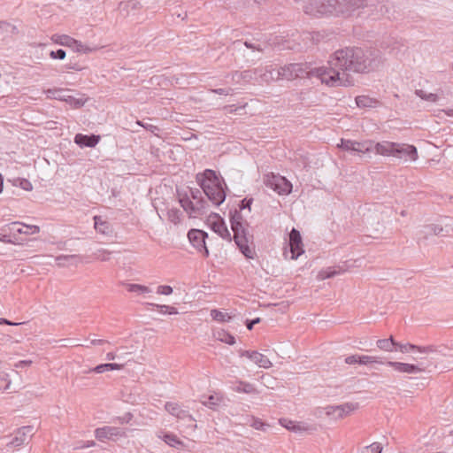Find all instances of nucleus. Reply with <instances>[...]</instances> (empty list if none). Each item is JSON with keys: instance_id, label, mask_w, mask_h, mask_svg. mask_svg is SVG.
Instances as JSON below:
<instances>
[{"instance_id": "obj_1", "label": "nucleus", "mask_w": 453, "mask_h": 453, "mask_svg": "<svg viewBox=\"0 0 453 453\" xmlns=\"http://www.w3.org/2000/svg\"><path fill=\"white\" fill-rule=\"evenodd\" d=\"M384 59L380 50L360 47H346L336 50L328 60V67L319 72L322 83L328 86H352L354 79L350 73H369L383 65Z\"/></svg>"}, {"instance_id": "obj_2", "label": "nucleus", "mask_w": 453, "mask_h": 453, "mask_svg": "<svg viewBox=\"0 0 453 453\" xmlns=\"http://www.w3.org/2000/svg\"><path fill=\"white\" fill-rule=\"evenodd\" d=\"M335 15L351 16L359 9H369L374 19L388 12V6L379 0H334Z\"/></svg>"}, {"instance_id": "obj_3", "label": "nucleus", "mask_w": 453, "mask_h": 453, "mask_svg": "<svg viewBox=\"0 0 453 453\" xmlns=\"http://www.w3.org/2000/svg\"><path fill=\"white\" fill-rule=\"evenodd\" d=\"M324 70L322 67L311 68L307 63H292L280 66L276 73V76L267 77L266 73L261 74V79L265 82H271L280 80L294 81L297 78H311L317 77L322 81V75L319 71Z\"/></svg>"}, {"instance_id": "obj_4", "label": "nucleus", "mask_w": 453, "mask_h": 453, "mask_svg": "<svg viewBox=\"0 0 453 453\" xmlns=\"http://www.w3.org/2000/svg\"><path fill=\"white\" fill-rule=\"evenodd\" d=\"M231 228L234 232V240L240 249L241 252L248 258H253L255 256V246L253 243V235L250 234L244 226V222L241 213L238 211L231 212Z\"/></svg>"}, {"instance_id": "obj_5", "label": "nucleus", "mask_w": 453, "mask_h": 453, "mask_svg": "<svg viewBox=\"0 0 453 453\" xmlns=\"http://www.w3.org/2000/svg\"><path fill=\"white\" fill-rule=\"evenodd\" d=\"M196 180L208 200L214 205H219L225 201V190L214 171L207 169L203 173H198Z\"/></svg>"}, {"instance_id": "obj_6", "label": "nucleus", "mask_w": 453, "mask_h": 453, "mask_svg": "<svg viewBox=\"0 0 453 453\" xmlns=\"http://www.w3.org/2000/svg\"><path fill=\"white\" fill-rule=\"evenodd\" d=\"M420 235L424 239H428L433 235L452 236L453 219L445 217L437 223H431L423 226L420 230Z\"/></svg>"}, {"instance_id": "obj_7", "label": "nucleus", "mask_w": 453, "mask_h": 453, "mask_svg": "<svg viewBox=\"0 0 453 453\" xmlns=\"http://www.w3.org/2000/svg\"><path fill=\"white\" fill-rule=\"evenodd\" d=\"M334 0H309L303 6L306 14L319 17L321 15H335Z\"/></svg>"}, {"instance_id": "obj_8", "label": "nucleus", "mask_w": 453, "mask_h": 453, "mask_svg": "<svg viewBox=\"0 0 453 453\" xmlns=\"http://www.w3.org/2000/svg\"><path fill=\"white\" fill-rule=\"evenodd\" d=\"M264 183L279 195H288L292 190V184L285 177L279 174L268 173L264 177Z\"/></svg>"}, {"instance_id": "obj_9", "label": "nucleus", "mask_w": 453, "mask_h": 453, "mask_svg": "<svg viewBox=\"0 0 453 453\" xmlns=\"http://www.w3.org/2000/svg\"><path fill=\"white\" fill-rule=\"evenodd\" d=\"M288 245L289 250H286L284 251V256L286 258L295 260L297 259L304 252L301 234L296 228H293L289 233Z\"/></svg>"}, {"instance_id": "obj_10", "label": "nucleus", "mask_w": 453, "mask_h": 453, "mask_svg": "<svg viewBox=\"0 0 453 453\" xmlns=\"http://www.w3.org/2000/svg\"><path fill=\"white\" fill-rule=\"evenodd\" d=\"M208 237V234L200 229H191L188 233V238L190 243L196 250L201 253L203 257L209 256V250L206 247L205 239Z\"/></svg>"}, {"instance_id": "obj_11", "label": "nucleus", "mask_w": 453, "mask_h": 453, "mask_svg": "<svg viewBox=\"0 0 453 453\" xmlns=\"http://www.w3.org/2000/svg\"><path fill=\"white\" fill-rule=\"evenodd\" d=\"M180 203L183 210L189 214V216L197 217L206 212L207 201L198 200L192 202L188 196L180 198Z\"/></svg>"}, {"instance_id": "obj_12", "label": "nucleus", "mask_w": 453, "mask_h": 453, "mask_svg": "<svg viewBox=\"0 0 453 453\" xmlns=\"http://www.w3.org/2000/svg\"><path fill=\"white\" fill-rule=\"evenodd\" d=\"M95 436L98 441L104 440L117 441L119 438L126 437L125 430L116 426H103L95 430Z\"/></svg>"}, {"instance_id": "obj_13", "label": "nucleus", "mask_w": 453, "mask_h": 453, "mask_svg": "<svg viewBox=\"0 0 453 453\" xmlns=\"http://www.w3.org/2000/svg\"><path fill=\"white\" fill-rule=\"evenodd\" d=\"M394 157L403 159L404 161H416L418 159L417 148L413 145L396 142Z\"/></svg>"}, {"instance_id": "obj_14", "label": "nucleus", "mask_w": 453, "mask_h": 453, "mask_svg": "<svg viewBox=\"0 0 453 453\" xmlns=\"http://www.w3.org/2000/svg\"><path fill=\"white\" fill-rule=\"evenodd\" d=\"M357 409V403H347L342 405L326 407V414L335 419L343 418Z\"/></svg>"}, {"instance_id": "obj_15", "label": "nucleus", "mask_w": 453, "mask_h": 453, "mask_svg": "<svg viewBox=\"0 0 453 453\" xmlns=\"http://www.w3.org/2000/svg\"><path fill=\"white\" fill-rule=\"evenodd\" d=\"M62 92V89H48L45 91L47 97L65 101L74 108H80L84 105L86 100L82 98H75L72 96L61 95Z\"/></svg>"}, {"instance_id": "obj_16", "label": "nucleus", "mask_w": 453, "mask_h": 453, "mask_svg": "<svg viewBox=\"0 0 453 453\" xmlns=\"http://www.w3.org/2000/svg\"><path fill=\"white\" fill-rule=\"evenodd\" d=\"M209 224L211 225V229L217 233L223 239L231 240V234L228 231L227 227L222 218L218 216L217 214L211 216L209 219Z\"/></svg>"}, {"instance_id": "obj_17", "label": "nucleus", "mask_w": 453, "mask_h": 453, "mask_svg": "<svg viewBox=\"0 0 453 453\" xmlns=\"http://www.w3.org/2000/svg\"><path fill=\"white\" fill-rule=\"evenodd\" d=\"M279 422L282 426L294 433H311L315 431L314 426L303 422H296L287 418H280Z\"/></svg>"}, {"instance_id": "obj_18", "label": "nucleus", "mask_w": 453, "mask_h": 453, "mask_svg": "<svg viewBox=\"0 0 453 453\" xmlns=\"http://www.w3.org/2000/svg\"><path fill=\"white\" fill-rule=\"evenodd\" d=\"M33 427L30 426H23L17 430L14 437L6 444V447H19L25 444L31 437Z\"/></svg>"}, {"instance_id": "obj_19", "label": "nucleus", "mask_w": 453, "mask_h": 453, "mask_svg": "<svg viewBox=\"0 0 453 453\" xmlns=\"http://www.w3.org/2000/svg\"><path fill=\"white\" fill-rule=\"evenodd\" d=\"M386 364L392 367L395 372L401 373L417 374L424 372L423 368L412 364L395 361H388Z\"/></svg>"}, {"instance_id": "obj_20", "label": "nucleus", "mask_w": 453, "mask_h": 453, "mask_svg": "<svg viewBox=\"0 0 453 453\" xmlns=\"http://www.w3.org/2000/svg\"><path fill=\"white\" fill-rule=\"evenodd\" d=\"M396 146V142H392L388 141H383L381 142L373 143L372 150L376 152V154L385 156V157H394V150Z\"/></svg>"}, {"instance_id": "obj_21", "label": "nucleus", "mask_w": 453, "mask_h": 453, "mask_svg": "<svg viewBox=\"0 0 453 453\" xmlns=\"http://www.w3.org/2000/svg\"><path fill=\"white\" fill-rule=\"evenodd\" d=\"M165 408L167 412L176 417L177 418L183 419L188 418L189 419L194 420L192 416L189 415L187 411L181 409L180 406L176 403L168 402L165 403Z\"/></svg>"}, {"instance_id": "obj_22", "label": "nucleus", "mask_w": 453, "mask_h": 453, "mask_svg": "<svg viewBox=\"0 0 453 453\" xmlns=\"http://www.w3.org/2000/svg\"><path fill=\"white\" fill-rule=\"evenodd\" d=\"M100 137L98 135H85L78 134L74 137V142L81 147H95L99 142Z\"/></svg>"}, {"instance_id": "obj_23", "label": "nucleus", "mask_w": 453, "mask_h": 453, "mask_svg": "<svg viewBox=\"0 0 453 453\" xmlns=\"http://www.w3.org/2000/svg\"><path fill=\"white\" fill-rule=\"evenodd\" d=\"M94 225H95V229L98 233H100L104 235H107V236L111 235L112 227L107 220L103 219V217L95 216L94 217Z\"/></svg>"}, {"instance_id": "obj_24", "label": "nucleus", "mask_w": 453, "mask_h": 453, "mask_svg": "<svg viewBox=\"0 0 453 453\" xmlns=\"http://www.w3.org/2000/svg\"><path fill=\"white\" fill-rule=\"evenodd\" d=\"M260 72H261V70L259 68L254 69L253 71H251V70H246L243 72L235 71L231 74V77H232V81L234 82L239 83L242 80H244L247 81L252 80L254 75H257V73Z\"/></svg>"}, {"instance_id": "obj_25", "label": "nucleus", "mask_w": 453, "mask_h": 453, "mask_svg": "<svg viewBox=\"0 0 453 453\" xmlns=\"http://www.w3.org/2000/svg\"><path fill=\"white\" fill-rule=\"evenodd\" d=\"M232 389L237 393H245V394H258L259 392L254 387L253 384L245 382V381H237L234 386L232 387Z\"/></svg>"}, {"instance_id": "obj_26", "label": "nucleus", "mask_w": 453, "mask_h": 453, "mask_svg": "<svg viewBox=\"0 0 453 453\" xmlns=\"http://www.w3.org/2000/svg\"><path fill=\"white\" fill-rule=\"evenodd\" d=\"M52 41L59 45L74 48V44L76 43V39L66 35H54L52 36Z\"/></svg>"}, {"instance_id": "obj_27", "label": "nucleus", "mask_w": 453, "mask_h": 453, "mask_svg": "<svg viewBox=\"0 0 453 453\" xmlns=\"http://www.w3.org/2000/svg\"><path fill=\"white\" fill-rule=\"evenodd\" d=\"M124 367V365L116 364V363H106L96 365V367L89 370V372H94L96 373H103L104 372L114 371V370H121Z\"/></svg>"}, {"instance_id": "obj_28", "label": "nucleus", "mask_w": 453, "mask_h": 453, "mask_svg": "<svg viewBox=\"0 0 453 453\" xmlns=\"http://www.w3.org/2000/svg\"><path fill=\"white\" fill-rule=\"evenodd\" d=\"M373 142L372 141H364V142H357L355 141V146L353 152L357 154H365L372 150Z\"/></svg>"}, {"instance_id": "obj_29", "label": "nucleus", "mask_w": 453, "mask_h": 453, "mask_svg": "<svg viewBox=\"0 0 453 453\" xmlns=\"http://www.w3.org/2000/svg\"><path fill=\"white\" fill-rule=\"evenodd\" d=\"M12 226L20 225L22 227L16 229V232L22 234H35L40 232V227L35 225H27L20 222H12Z\"/></svg>"}, {"instance_id": "obj_30", "label": "nucleus", "mask_w": 453, "mask_h": 453, "mask_svg": "<svg viewBox=\"0 0 453 453\" xmlns=\"http://www.w3.org/2000/svg\"><path fill=\"white\" fill-rule=\"evenodd\" d=\"M252 362L264 369H269L273 366V363L269 360V358L257 351H256L255 356L252 357Z\"/></svg>"}, {"instance_id": "obj_31", "label": "nucleus", "mask_w": 453, "mask_h": 453, "mask_svg": "<svg viewBox=\"0 0 453 453\" xmlns=\"http://www.w3.org/2000/svg\"><path fill=\"white\" fill-rule=\"evenodd\" d=\"M162 439L173 448L181 449L184 447V443L173 434H165Z\"/></svg>"}, {"instance_id": "obj_32", "label": "nucleus", "mask_w": 453, "mask_h": 453, "mask_svg": "<svg viewBox=\"0 0 453 453\" xmlns=\"http://www.w3.org/2000/svg\"><path fill=\"white\" fill-rule=\"evenodd\" d=\"M72 49L73 50H75L76 52L88 54V53L96 51L97 50H99V47H97V46L90 47V46L83 44L81 42L76 40L74 48H72Z\"/></svg>"}, {"instance_id": "obj_33", "label": "nucleus", "mask_w": 453, "mask_h": 453, "mask_svg": "<svg viewBox=\"0 0 453 453\" xmlns=\"http://www.w3.org/2000/svg\"><path fill=\"white\" fill-rule=\"evenodd\" d=\"M215 338L229 345H233L235 343L234 337L225 330L218 331L215 334Z\"/></svg>"}, {"instance_id": "obj_34", "label": "nucleus", "mask_w": 453, "mask_h": 453, "mask_svg": "<svg viewBox=\"0 0 453 453\" xmlns=\"http://www.w3.org/2000/svg\"><path fill=\"white\" fill-rule=\"evenodd\" d=\"M127 289L129 292L137 294H149L151 292V289L149 287L135 283L127 284Z\"/></svg>"}, {"instance_id": "obj_35", "label": "nucleus", "mask_w": 453, "mask_h": 453, "mask_svg": "<svg viewBox=\"0 0 453 453\" xmlns=\"http://www.w3.org/2000/svg\"><path fill=\"white\" fill-rule=\"evenodd\" d=\"M373 363L380 364V365L385 364L381 359H380L376 357L365 356V355L359 356L358 355V365H367L373 364Z\"/></svg>"}, {"instance_id": "obj_36", "label": "nucleus", "mask_w": 453, "mask_h": 453, "mask_svg": "<svg viewBox=\"0 0 453 453\" xmlns=\"http://www.w3.org/2000/svg\"><path fill=\"white\" fill-rule=\"evenodd\" d=\"M181 211L176 208H171L167 211V219L173 224H178L180 221Z\"/></svg>"}, {"instance_id": "obj_37", "label": "nucleus", "mask_w": 453, "mask_h": 453, "mask_svg": "<svg viewBox=\"0 0 453 453\" xmlns=\"http://www.w3.org/2000/svg\"><path fill=\"white\" fill-rule=\"evenodd\" d=\"M356 104L360 108L372 107L373 101L366 96H358L356 97Z\"/></svg>"}, {"instance_id": "obj_38", "label": "nucleus", "mask_w": 453, "mask_h": 453, "mask_svg": "<svg viewBox=\"0 0 453 453\" xmlns=\"http://www.w3.org/2000/svg\"><path fill=\"white\" fill-rule=\"evenodd\" d=\"M415 94L423 100L434 103L438 99V96L434 93H427L422 89H417Z\"/></svg>"}, {"instance_id": "obj_39", "label": "nucleus", "mask_w": 453, "mask_h": 453, "mask_svg": "<svg viewBox=\"0 0 453 453\" xmlns=\"http://www.w3.org/2000/svg\"><path fill=\"white\" fill-rule=\"evenodd\" d=\"M339 274V272L334 268H326V270H322L319 273L317 278L320 280H324L326 279L333 278L335 275Z\"/></svg>"}, {"instance_id": "obj_40", "label": "nucleus", "mask_w": 453, "mask_h": 453, "mask_svg": "<svg viewBox=\"0 0 453 453\" xmlns=\"http://www.w3.org/2000/svg\"><path fill=\"white\" fill-rule=\"evenodd\" d=\"M355 146V141L352 140H347V139H341L340 143L337 144V147L346 150V151H351L353 152Z\"/></svg>"}, {"instance_id": "obj_41", "label": "nucleus", "mask_w": 453, "mask_h": 453, "mask_svg": "<svg viewBox=\"0 0 453 453\" xmlns=\"http://www.w3.org/2000/svg\"><path fill=\"white\" fill-rule=\"evenodd\" d=\"M211 316L214 320L220 322L230 319V316L216 309L211 311Z\"/></svg>"}, {"instance_id": "obj_42", "label": "nucleus", "mask_w": 453, "mask_h": 453, "mask_svg": "<svg viewBox=\"0 0 453 453\" xmlns=\"http://www.w3.org/2000/svg\"><path fill=\"white\" fill-rule=\"evenodd\" d=\"M111 252L107 250H98L96 253H95V257L97 259V260H100V261H108L110 260L111 258Z\"/></svg>"}, {"instance_id": "obj_43", "label": "nucleus", "mask_w": 453, "mask_h": 453, "mask_svg": "<svg viewBox=\"0 0 453 453\" xmlns=\"http://www.w3.org/2000/svg\"><path fill=\"white\" fill-rule=\"evenodd\" d=\"M376 346L383 350V351H387V352H393V349L391 348L390 346V343L388 342V340L387 339H380V340H378L376 342Z\"/></svg>"}, {"instance_id": "obj_44", "label": "nucleus", "mask_w": 453, "mask_h": 453, "mask_svg": "<svg viewBox=\"0 0 453 453\" xmlns=\"http://www.w3.org/2000/svg\"><path fill=\"white\" fill-rule=\"evenodd\" d=\"M7 373L0 374V390L6 391L10 388L11 380Z\"/></svg>"}, {"instance_id": "obj_45", "label": "nucleus", "mask_w": 453, "mask_h": 453, "mask_svg": "<svg viewBox=\"0 0 453 453\" xmlns=\"http://www.w3.org/2000/svg\"><path fill=\"white\" fill-rule=\"evenodd\" d=\"M382 447L379 442H373L370 446L366 447L363 453H381Z\"/></svg>"}, {"instance_id": "obj_46", "label": "nucleus", "mask_w": 453, "mask_h": 453, "mask_svg": "<svg viewBox=\"0 0 453 453\" xmlns=\"http://www.w3.org/2000/svg\"><path fill=\"white\" fill-rule=\"evenodd\" d=\"M157 309H159V311L162 313H168V314H177L178 311L176 308L165 305V304H154Z\"/></svg>"}, {"instance_id": "obj_47", "label": "nucleus", "mask_w": 453, "mask_h": 453, "mask_svg": "<svg viewBox=\"0 0 453 453\" xmlns=\"http://www.w3.org/2000/svg\"><path fill=\"white\" fill-rule=\"evenodd\" d=\"M173 292V289L169 285H160L157 288V294L163 296H170Z\"/></svg>"}, {"instance_id": "obj_48", "label": "nucleus", "mask_w": 453, "mask_h": 453, "mask_svg": "<svg viewBox=\"0 0 453 453\" xmlns=\"http://www.w3.org/2000/svg\"><path fill=\"white\" fill-rule=\"evenodd\" d=\"M18 186L26 191H31L33 189L32 183L27 179H18Z\"/></svg>"}, {"instance_id": "obj_49", "label": "nucleus", "mask_w": 453, "mask_h": 453, "mask_svg": "<svg viewBox=\"0 0 453 453\" xmlns=\"http://www.w3.org/2000/svg\"><path fill=\"white\" fill-rule=\"evenodd\" d=\"M416 348H418V346L411 344V343H407V344L399 343V344H397V348L395 349V350H399L402 353H406L411 350L416 349Z\"/></svg>"}, {"instance_id": "obj_50", "label": "nucleus", "mask_w": 453, "mask_h": 453, "mask_svg": "<svg viewBox=\"0 0 453 453\" xmlns=\"http://www.w3.org/2000/svg\"><path fill=\"white\" fill-rule=\"evenodd\" d=\"M65 51L64 50H52L50 51V56L51 58H54V59H64L65 58Z\"/></svg>"}, {"instance_id": "obj_51", "label": "nucleus", "mask_w": 453, "mask_h": 453, "mask_svg": "<svg viewBox=\"0 0 453 453\" xmlns=\"http://www.w3.org/2000/svg\"><path fill=\"white\" fill-rule=\"evenodd\" d=\"M253 428L257 430H265V426H268V425L262 422L260 419L253 418V421L250 425Z\"/></svg>"}, {"instance_id": "obj_52", "label": "nucleus", "mask_w": 453, "mask_h": 453, "mask_svg": "<svg viewBox=\"0 0 453 453\" xmlns=\"http://www.w3.org/2000/svg\"><path fill=\"white\" fill-rule=\"evenodd\" d=\"M233 91L234 90L231 88L211 89L212 93L225 96L232 95Z\"/></svg>"}, {"instance_id": "obj_53", "label": "nucleus", "mask_w": 453, "mask_h": 453, "mask_svg": "<svg viewBox=\"0 0 453 453\" xmlns=\"http://www.w3.org/2000/svg\"><path fill=\"white\" fill-rule=\"evenodd\" d=\"M416 349L418 350L419 352L425 353V354H429V353L434 352L436 350L435 347L433 345H429L426 347H418V348H416Z\"/></svg>"}, {"instance_id": "obj_54", "label": "nucleus", "mask_w": 453, "mask_h": 453, "mask_svg": "<svg viewBox=\"0 0 453 453\" xmlns=\"http://www.w3.org/2000/svg\"><path fill=\"white\" fill-rule=\"evenodd\" d=\"M218 401H219L218 397H216L214 395H211V396H209L208 401H206L204 403V404L210 408H212L213 406L218 405Z\"/></svg>"}, {"instance_id": "obj_55", "label": "nucleus", "mask_w": 453, "mask_h": 453, "mask_svg": "<svg viewBox=\"0 0 453 453\" xmlns=\"http://www.w3.org/2000/svg\"><path fill=\"white\" fill-rule=\"evenodd\" d=\"M261 70L260 73H258L257 74L261 77V74L262 73H266L267 74V77H270L271 76V72H272V75H274L276 76V73H277V70L272 68V66H267L265 71L261 68H259Z\"/></svg>"}, {"instance_id": "obj_56", "label": "nucleus", "mask_w": 453, "mask_h": 453, "mask_svg": "<svg viewBox=\"0 0 453 453\" xmlns=\"http://www.w3.org/2000/svg\"><path fill=\"white\" fill-rule=\"evenodd\" d=\"M75 257V255H61L56 257V261L58 263V265H62V262L69 261Z\"/></svg>"}, {"instance_id": "obj_57", "label": "nucleus", "mask_w": 453, "mask_h": 453, "mask_svg": "<svg viewBox=\"0 0 453 453\" xmlns=\"http://www.w3.org/2000/svg\"><path fill=\"white\" fill-rule=\"evenodd\" d=\"M345 363L347 365H355L358 364V355H351L345 358Z\"/></svg>"}, {"instance_id": "obj_58", "label": "nucleus", "mask_w": 453, "mask_h": 453, "mask_svg": "<svg viewBox=\"0 0 453 453\" xmlns=\"http://www.w3.org/2000/svg\"><path fill=\"white\" fill-rule=\"evenodd\" d=\"M190 196L196 202L198 200H203L201 196V191L199 189H191Z\"/></svg>"}, {"instance_id": "obj_59", "label": "nucleus", "mask_w": 453, "mask_h": 453, "mask_svg": "<svg viewBox=\"0 0 453 453\" xmlns=\"http://www.w3.org/2000/svg\"><path fill=\"white\" fill-rule=\"evenodd\" d=\"M256 351H250V350H241L240 351V357H246L252 361V357L255 356Z\"/></svg>"}, {"instance_id": "obj_60", "label": "nucleus", "mask_w": 453, "mask_h": 453, "mask_svg": "<svg viewBox=\"0 0 453 453\" xmlns=\"http://www.w3.org/2000/svg\"><path fill=\"white\" fill-rule=\"evenodd\" d=\"M32 360H21V361H19L17 364H15V367L16 368H22V367H25V366H28L30 365H32Z\"/></svg>"}, {"instance_id": "obj_61", "label": "nucleus", "mask_w": 453, "mask_h": 453, "mask_svg": "<svg viewBox=\"0 0 453 453\" xmlns=\"http://www.w3.org/2000/svg\"><path fill=\"white\" fill-rule=\"evenodd\" d=\"M260 322V319L259 318H257L255 319H252L250 321H247V324H246V326L249 330H251L254 326V325L257 324Z\"/></svg>"}, {"instance_id": "obj_62", "label": "nucleus", "mask_w": 453, "mask_h": 453, "mask_svg": "<svg viewBox=\"0 0 453 453\" xmlns=\"http://www.w3.org/2000/svg\"><path fill=\"white\" fill-rule=\"evenodd\" d=\"M2 324H4V325H9V326H19V325H22V323H15V322H12L6 319H0V325ZM23 324H25V322H23Z\"/></svg>"}, {"instance_id": "obj_63", "label": "nucleus", "mask_w": 453, "mask_h": 453, "mask_svg": "<svg viewBox=\"0 0 453 453\" xmlns=\"http://www.w3.org/2000/svg\"><path fill=\"white\" fill-rule=\"evenodd\" d=\"M0 242H4V243H12V241L10 239L9 235L1 234H0Z\"/></svg>"}, {"instance_id": "obj_64", "label": "nucleus", "mask_w": 453, "mask_h": 453, "mask_svg": "<svg viewBox=\"0 0 453 453\" xmlns=\"http://www.w3.org/2000/svg\"><path fill=\"white\" fill-rule=\"evenodd\" d=\"M387 340H388L389 343H390V346L391 348L393 349V350L395 351V349L397 348V344H399L398 342H396L394 338L392 336H390L389 338H388Z\"/></svg>"}]
</instances>
